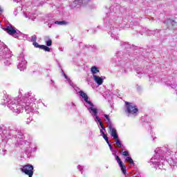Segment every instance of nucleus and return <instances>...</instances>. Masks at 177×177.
<instances>
[{
    "mask_svg": "<svg viewBox=\"0 0 177 177\" xmlns=\"http://www.w3.org/2000/svg\"><path fill=\"white\" fill-rule=\"evenodd\" d=\"M109 133H111V136L115 139V142L118 146V147H122V145L121 144V141L118 139V134H117V131L115 128L113 127L111 124L109 126Z\"/></svg>",
    "mask_w": 177,
    "mask_h": 177,
    "instance_id": "1",
    "label": "nucleus"
},
{
    "mask_svg": "<svg viewBox=\"0 0 177 177\" xmlns=\"http://www.w3.org/2000/svg\"><path fill=\"white\" fill-rule=\"evenodd\" d=\"M21 171L26 175H28V176L32 177V175H34V166L28 164L23 166V167L21 168Z\"/></svg>",
    "mask_w": 177,
    "mask_h": 177,
    "instance_id": "2",
    "label": "nucleus"
},
{
    "mask_svg": "<svg viewBox=\"0 0 177 177\" xmlns=\"http://www.w3.org/2000/svg\"><path fill=\"white\" fill-rule=\"evenodd\" d=\"M125 104H126L127 112L129 113V114H133V115H136V114H138V112L139 111L138 106L128 102H126Z\"/></svg>",
    "mask_w": 177,
    "mask_h": 177,
    "instance_id": "3",
    "label": "nucleus"
},
{
    "mask_svg": "<svg viewBox=\"0 0 177 177\" xmlns=\"http://www.w3.org/2000/svg\"><path fill=\"white\" fill-rule=\"evenodd\" d=\"M115 160H116L119 167H120V169H121L122 174H124L125 175V174H127V166H125V164L124 162H122V160H121V158H120V156L116 155Z\"/></svg>",
    "mask_w": 177,
    "mask_h": 177,
    "instance_id": "4",
    "label": "nucleus"
},
{
    "mask_svg": "<svg viewBox=\"0 0 177 177\" xmlns=\"http://www.w3.org/2000/svg\"><path fill=\"white\" fill-rule=\"evenodd\" d=\"M79 93H80V95L81 96V97L84 99V102H86V103H88V104H89L91 107H93V103H92V102L88 100V95H86L82 91H79Z\"/></svg>",
    "mask_w": 177,
    "mask_h": 177,
    "instance_id": "5",
    "label": "nucleus"
},
{
    "mask_svg": "<svg viewBox=\"0 0 177 177\" xmlns=\"http://www.w3.org/2000/svg\"><path fill=\"white\" fill-rule=\"evenodd\" d=\"M3 31H6L9 35H15V34H16V29H15L12 26H8L6 28H3Z\"/></svg>",
    "mask_w": 177,
    "mask_h": 177,
    "instance_id": "6",
    "label": "nucleus"
},
{
    "mask_svg": "<svg viewBox=\"0 0 177 177\" xmlns=\"http://www.w3.org/2000/svg\"><path fill=\"white\" fill-rule=\"evenodd\" d=\"M93 80L97 85H102L103 84V79L96 75H93Z\"/></svg>",
    "mask_w": 177,
    "mask_h": 177,
    "instance_id": "7",
    "label": "nucleus"
},
{
    "mask_svg": "<svg viewBox=\"0 0 177 177\" xmlns=\"http://www.w3.org/2000/svg\"><path fill=\"white\" fill-rule=\"evenodd\" d=\"M99 71V68H97V67H96L95 66H93L91 68V72L92 73V74H97Z\"/></svg>",
    "mask_w": 177,
    "mask_h": 177,
    "instance_id": "8",
    "label": "nucleus"
},
{
    "mask_svg": "<svg viewBox=\"0 0 177 177\" xmlns=\"http://www.w3.org/2000/svg\"><path fill=\"white\" fill-rule=\"evenodd\" d=\"M125 161H127V162H129L130 164H131L132 165H135V162H133V160L132 159L131 157L130 156H127L125 158Z\"/></svg>",
    "mask_w": 177,
    "mask_h": 177,
    "instance_id": "9",
    "label": "nucleus"
},
{
    "mask_svg": "<svg viewBox=\"0 0 177 177\" xmlns=\"http://www.w3.org/2000/svg\"><path fill=\"white\" fill-rule=\"evenodd\" d=\"M55 24L67 25V24H68V22H67L66 21H56L55 22Z\"/></svg>",
    "mask_w": 177,
    "mask_h": 177,
    "instance_id": "10",
    "label": "nucleus"
},
{
    "mask_svg": "<svg viewBox=\"0 0 177 177\" xmlns=\"http://www.w3.org/2000/svg\"><path fill=\"white\" fill-rule=\"evenodd\" d=\"M41 49H42L43 50H45V52H50V48L45 45H41Z\"/></svg>",
    "mask_w": 177,
    "mask_h": 177,
    "instance_id": "11",
    "label": "nucleus"
},
{
    "mask_svg": "<svg viewBox=\"0 0 177 177\" xmlns=\"http://www.w3.org/2000/svg\"><path fill=\"white\" fill-rule=\"evenodd\" d=\"M89 109L91 110L94 115L95 116L97 115V109H96L95 108H93V106L90 107Z\"/></svg>",
    "mask_w": 177,
    "mask_h": 177,
    "instance_id": "12",
    "label": "nucleus"
},
{
    "mask_svg": "<svg viewBox=\"0 0 177 177\" xmlns=\"http://www.w3.org/2000/svg\"><path fill=\"white\" fill-rule=\"evenodd\" d=\"M46 44L47 46H52V39H49L46 41Z\"/></svg>",
    "mask_w": 177,
    "mask_h": 177,
    "instance_id": "13",
    "label": "nucleus"
},
{
    "mask_svg": "<svg viewBox=\"0 0 177 177\" xmlns=\"http://www.w3.org/2000/svg\"><path fill=\"white\" fill-rule=\"evenodd\" d=\"M33 45L35 46V48H39V49H41V47L42 46V45H39L36 41L33 43Z\"/></svg>",
    "mask_w": 177,
    "mask_h": 177,
    "instance_id": "14",
    "label": "nucleus"
},
{
    "mask_svg": "<svg viewBox=\"0 0 177 177\" xmlns=\"http://www.w3.org/2000/svg\"><path fill=\"white\" fill-rule=\"evenodd\" d=\"M122 156H124V157H128L129 156V152H128L127 151H124L122 152Z\"/></svg>",
    "mask_w": 177,
    "mask_h": 177,
    "instance_id": "15",
    "label": "nucleus"
},
{
    "mask_svg": "<svg viewBox=\"0 0 177 177\" xmlns=\"http://www.w3.org/2000/svg\"><path fill=\"white\" fill-rule=\"evenodd\" d=\"M99 124L102 129H106V127H104V126L103 125V122H100Z\"/></svg>",
    "mask_w": 177,
    "mask_h": 177,
    "instance_id": "16",
    "label": "nucleus"
},
{
    "mask_svg": "<svg viewBox=\"0 0 177 177\" xmlns=\"http://www.w3.org/2000/svg\"><path fill=\"white\" fill-rule=\"evenodd\" d=\"M95 118H96L97 121H98V122H102V120L100 119V118H99L97 116V115H95Z\"/></svg>",
    "mask_w": 177,
    "mask_h": 177,
    "instance_id": "17",
    "label": "nucleus"
},
{
    "mask_svg": "<svg viewBox=\"0 0 177 177\" xmlns=\"http://www.w3.org/2000/svg\"><path fill=\"white\" fill-rule=\"evenodd\" d=\"M104 118L107 120L109 122H110V118L108 116V115H104Z\"/></svg>",
    "mask_w": 177,
    "mask_h": 177,
    "instance_id": "18",
    "label": "nucleus"
},
{
    "mask_svg": "<svg viewBox=\"0 0 177 177\" xmlns=\"http://www.w3.org/2000/svg\"><path fill=\"white\" fill-rule=\"evenodd\" d=\"M102 138H104V140H106V139L109 138V137H107L106 133H103Z\"/></svg>",
    "mask_w": 177,
    "mask_h": 177,
    "instance_id": "19",
    "label": "nucleus"
},
{
    "mask_svg": "<svg viewBox=\"0 0 177 177\" xmlns=\"http://www.w3.org/2000/svg\"><path fill=\"white\" fill-rule=\"evenodd\" d=\"M78 2L82 3V0H75V3H77Z\"/></svg>",
    "mask_w": 177,
    "mask_h": 177,
    "instance_id": "20",
    "label": "nucleus"
},
{
    "mask_svg": "<svg viewBox=\"0 0 177 177\" xmlns=\"http://www.w3.org/2000/svg\"><path fill=\"white\" fill-rule=\"evenodd\" d=\"M108 146L110 148V150H113V145H111V144H108Z\"/></svg>",
    "mask_w": 177,
    "mask_h": 177,
    "instance_id": "21",
    "label": "nucleus"
},
{
    "mask_svg": "<svg viewBox=\"0 0 177 177\" xmlns=\"http://www.w3.org/2000/svg\"><path fill=\"white\" fill-rule=\"evenodd\" d=\"M64 75L66 80H68V76L66 73H64Z\"/></svg>",
    "mask_w": 177,
    "mask_h": 177,
    "instance_id": "22",
    "label": "nucleus"
},
{
    "mask_svg": "<svg viewBox=\"0 0 177 177\" xmlns=\"http://www.w3.org/2000/svg\"><path fill=\"white\" fill-rule=\"evenodd\" d=\"M105 140H106L107 145H110V142L109 141V138L105 139Z\"/></svg>",
    "mask_w": 177,
    "mask_h": 177,
    "instance_id": "23",
    "label": "nucleus"
},
{
    "mask_svg": "<svg viewBox=\"0 0 177 177\" xmlns=\"http://www.w3.org/2000/svg\"><path fill=\"white\" fill-rule=\"evenodd\" d=\"M32 41H37V37H32Z\"/></svg>",
    "mask_w": 177,
    "mask_h": 177,
    "instance_id": "24",
    "label": "nucleus"
},
{
    "mask_svg": "<svg viewBox=\"0 0 177 177\" xmlns=\"http://www.w3.org/2000/svg\"><path fill=\"white\" fill-rule=\"evenodd\" d=\"M100 133L103 135V133H104V131H103V130L100 129Z\"/></svg>",
    "mask_w": 177,
    "mask_h": 177,
    "instance_id": "25",
    "label": "nucleus"
},
{
    "mask_svg": "<svg viewBox=\"0 0 177 177\" xmlns=\"http://www.w3.org/2000/svg\"><path fill=\"white\" fill-rule=\"evenodd\" d=\"M0 12L2 13V12H3V10H2V8H0Z\"/></svg>",
    "mask_w": 177,
    "mask_h": 177,
    "instance_id": "26",
    "label": "nucleus"
},
{
    "mask_svg": "<svg viewBox=\"0 0 177 177\" xmlns=\"http://www.w3.org/2000/svg\"><path fill=\"white\" fill-rule=\"evenodd\" d=\"M176 24V22H174Z\"/></svg>",
    "mask_w": 177,
    "mask_h": 177,
    "instance_id": "27",
    "label": "nucleus"
}]
</instances>
